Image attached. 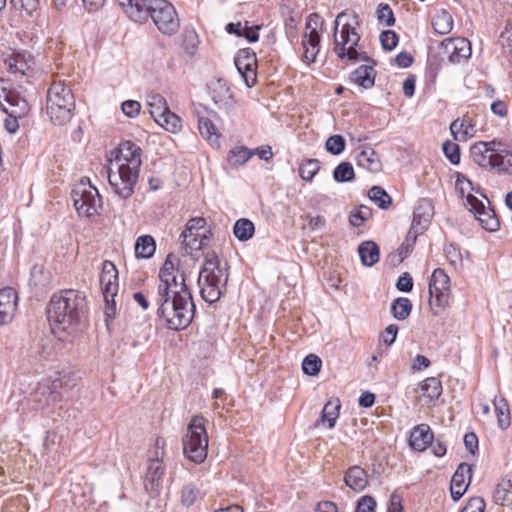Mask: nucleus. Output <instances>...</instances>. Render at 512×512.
<instances>
[{"label":"nucleus","mask_w":512,"mask_h":512,"mask_svg":"<svg viewBox=\"0 0 512 512\" xmlns=\"http://www.w3.org/2000/svg\"><path fill=\"white\" fill-rule=\"evenodd\" d=\"M186 277L180 259L168 254L159 271L153 302L157 316L172 330L185 329L194 317L195 305Z\"/></svg>","instance_id":"obj_1"},{"label":"nucleus","mask_w":512,"mask_h":512,"mask_svg":"<svg viewBox=\"0 0 512 512\" xmlns=\"http://www.w3.org/2000/svg\"><path fill=\"white\" fill-rule=\"evenodd\" d=\"M142 150L131 141L122 142L110 160L109 185L116 195L128 199L134 194L142 164Z\"/></svg>","instance_id":"obj_2"},{"label":"nucleus","mask_w":512,"mask_h":512,"mask_svg":"<svg viewBox=\"0 0 512 512\" xmlns=\"http://www.w3.org/2000/svg\"><path fill=\"white\" fill-rule=\"evenodd\" d=\"M127 16L134 22L152 19L158 30L165 35H174L180 27L174 6L166 0H118Z\"/></svg>","instance_id":"obj_3"},{"label":"nucleus","mask_w":512,"mask_h":512,"mask_svg":"<svg viewBox=\"0 0 512 512\" xmlns=\"http://www.w3.org/2000/svg\"><path fill=\"white\" fill-rule=\"evenodd\" d=\"M85 295L76 290H64L52 296L47 308L53 333L71 332L85 318Z\"/></svg>","instance_id":"obj_4"},{"label":"nucleus","mask_w":512,"mask_h":512,"mask_svg":"<svg viewBox=\"0 0 512 512\" xmlns=\"http://www.w3.org/2000/svg\"><path fill=\"white\" fill-rule=\"evenodd\" d=\"M359 27L360 19L355 12L343 11L336 16L333 27V50L341 60H368L365 53L360 51Z\"/></svg>","instance_id":"obj_5"},{"label":"nucleus","mask_w":512,"mask_h":512,"mask_svg":"<svg viewBox=\"0 0 512 512\" xmlns=\"http://www.w3.org/2000/svg\"><path fill=\"white\" fill-rule=\"evenodd\" d=\"M227 281V264L221 263L214 252L207 253L198 277L203 300L209 304L217 302L225 290Z\"/></svg>","instance_id":"obj_6"},{"label":"nucleus","mask_w":512,"mask_h":512,"mask_svg":"<svg viewBox=\"0 0 512 512\" xmlns=\"http://www.w3.org/2000/svg\"><path fill=\"white\" fill-rule=\"evenodd\" d=\"M75 109L72 91L61 82H54L47 91L46 111L51 121L58 125L67 123Z\"/></svg>","instance_id":"obj_7"},{"label":"nucleus","mask_w":512,"mask_h":512,"mask_svg":"<svg viewBox=\"0 0 512 512\" xmlns=\"http://www.w3.org/2000/svg\"><path fill=\"white\" fill-rule=\"evenodd\" d=\"M206 420L202 416H194L188 424L183 438V452L188 459L202 463L207 457L208 435L205 428Z\"/></svg>","instance_id":"obj_8"},{"label":"nucleus","mask_w":512,"mask_h":512,"mask_svg":"<svg viewBox=\"0 0 512 512\" xmlns=\"http://www.w3.org/2000/svg\"><path fill=\"white\" fill-rule=\"evenodd\" d=\"M73 205L80 216L91 217L102 208L101 196L89 180L81 179L72 189Z\"/></svg>","instance_id":"obj_9"},{"label":"nucleus","mask_w":512,"mask_h":512,"mask_svg":"<svg viewBox=\"0 0 512 512\" xmlns=\"http://www.w3.org/2000/svg\"><path fill=\"white\" fill-rule=\"evenodd\" d=\"M429 305L434 315L441 314L447 307L450 294V279L446 272L437 268L429 282Z\"/></svg>","instance_id":"obj_10"},{"label":"nucleus","mask_w":512,"mask_h":512,"mask_svg":"<svg viewBox=\"0 0 512 512\" xmlns=\"http://www.w3.org/2000/svg\"><path fill=\"white\" fill-rule=\"evenodd\" d=\"M323 23V19L317 14H311L307 19V32L304 34L302 39V46L304 49L303 58L307 63L314 62L319 52L320 35L318 27L322 26Z\"/></svg>","instance_id":"obj_11"},{"label":"nucleus","mask_w":512,"mask_h":512,"mask_svg":"<svg viewBox=\"0 0 512 512\" xmlns=\"http://www.w3.org/2000/svg\"><path fill=\"white\" fill-rule=\"evenodd\" d=\"M206 220L202 217L192 218L186 224L181 237L186 247L191 251L201 250L208 244V231L205 229Z\"/></svg>","instance_id":"obj_12"},{"label":"nucleus","mask_w":512,"mask_h":512,"mask_svg":"<svg viewBox=\"0 0 512 512\" xmlns=\"http://www.w3.org/2000/svg\"><path fill=\"white\" fill-rule=\"evenodd\" d=\"M440 48L451 64L463 63L471 56V44L465 38H447L441 42Z\"/></svg>","instance_id":"obj_13"},{"label":"nucleus","mask_w":512,"mask_h":512,"mask_svg":"<svg viewBox=\"0 0 512 512\" xmlns=\"http://www.w3.org/2000/svg\"><path fill=\"white\" fill-rule=\"evenodd\" d=\"M210 90L215 105L228 116H233L235 114L236 101L227 81L217 79L211 82Z\"/></svg>","instance_id":"obj_14"},{"label":"nucleus","mask_w":512,"mask_h":512,"mask_svg":"<svg viewBox=\"0 0 512 512\" xmlns=\"http://www.w3.org/2000/svg\"><path fill=\"white\" fill-rule=\"evenodd\" d=\"M4 103L0 102V106L5 113H14L18 116H26L30 110V106L25 96L15 88L2 86Z\"/></svg>","instance_id":"obj_15"},{"label":"nucleus","mask_w":512,"mask_h":512,"mask_svg":"<svg viewBox=\"0 0 512 512\" xmlns=\"http://www.w3.org/2000/svg\"><path fill=\"white\" fill-rule=\"evenodd\" d=\"M256 65V56L249 49L238 52L235 58V66L248 87L253 86L256 82Z\"/></svg>","instance_id":"obj_16"},{"label":"nucleus","mask_w":512,"mask_h":512,"mask_svg":"<svg viewBox=\"0 0 512 512\" xmlns=\"http://www.w3.org/2000/svg\"><path fill=\"white\" fill-rule=\"evenodd\" d=\"M7 71L14 75H29L32 71L35 61L32 55L27 51L13 52L4 59Z\"/></svg>","instance_id":"obj_17"},{"label":"nucleus","mask_w":512,"mask_h":512,"mask_svg":"<svg viewBox=\"0 0 512 512\" xmlns=\"http://www.w3.org/2000/svg\"><path fill=\"white\" fill-rule=\"evenodd\" d=\"M497 147H502V145L496 141L477 142L471 147V157L479 166L493 168Z\"/></svg>","instance_id":"obj_18"},{"label":"nucleus","mask_w":512,"mask_h":512,"mask_svg":"<svg viewBox=\"0 0 512 512\" xmlns=\"http://www.w3.org/2000/svg\"><path fill=\"white\" fill-rule=\"evenodd\" d=\"M18 304L15 289L5 287L0 290V326L8 325L14 319Z\"/></svg>","instance_id":"obj_19"},{"label":"nucleus","mask_w":512,"mask_h":512,"mask_svg":"<svg viewBox=\"0 0 512 512\" xmlns=\"http://www.w3.org/2000/svg\"><path fill=\"white\" fill-rule=\"evenodd\" d=\"M480 197L481 199L479 201L467 209L474 215L485 230L495 231L499 226L498 220L493 211L486 206V203H489L487 197L483 194H480Z\"/></svg>","instance_id":"obj_20"},{"label":"nucleus","mask_w":512,"mask_h":512,"mask_svg":"<svg viewBox=\"0 0 512 512\" xmlns=\"http://www.w3.org/2000/svg\"><path fill=\"white\" fill-rule=\"evenodd\" d=\"M100 286L104 298L113 299L118 293V271L111 261L106 260L102 264Z\"/></svg>","instance_id":"obj_21"},{"label":"nucleus","mask_w":512,"mask_h":512,"mask_svg":"<svg viewBox=\"0 0 512 512\" xmlns=\"http://www.w3.org/2000/svg\"><path fill=\"white\" fill-rule=\"evenodd\" d=\"M472 477V467L461 463L451 479L450 492L453 500H459L466 492Z\"/></svg>","instance_id":"obj_22"},{"label":"nucleus","mask_w":512,"mask_h":512,"mask_svg":"<svg viewBox=\"0 0 512 512\" xmlns=\"http://www.w3.org/2000/svg\"><path fill=\"white\" fill-rule=\"evenodd\" d=\"M417 392L420 393L419 400L430 405L442 394L441 382L436 377H429L419 384Z\"/></svg>","instance_id":"obj_23"},{"label":"nucleus","mask_w":512,"mask_h":512,"mask_svg":"<svg viewBox=\"0 0 512 512\" xmlns=\"http://www.w3.org/2000/svg\"><path fill=\"white\" fill-rule=\"evenodd\" d=\"M433 433L426 424H420L415 426L410 434L409 444L412 449L416 451H424L432 444Z\"/></svg>","instance_id":"obj_24"},{"label":"nucleus","mask_w":512,"mask_h":512,"mask_svg":"<svg viewBox=\"0 0 512 512\" xmlns=\"http://www.w3.org/2000/svg\"><path fill=\"white\" fill-rule=\"evenodd\" d=\"M456 190L460 193L461 197L465 199V207L468 208L471 205L475 204L477 201L481 199L474 194H481L478 189H475L473 183L463 174L458 173L456 184Z\"/></svg>","instance_id":"obj_25"},{"label":"nucleus","mask_w":512,"mask_h":512,"mask_svg":"<svg viewBox=\"0 0 512 512\" xmlns=\"http://www.w3.org/2000/svg\"><path fill=\"white\" fill-rule=\"evenodd\" d=\"M450 131L457 141H466L476 135V127L467 117L457 118L450 125Z\"/></svg>","instance_id":"obj_26"},{"label":"nucleus","mask_w":512,"mask_h":512,"mask_svg":"<svg viewBox=\"0 0 512 512\" xmlns=\"http://www.w3.org/2000/svg\"><path fill=\"white\" fill-rule=\"evenodd\" d=\"M355 159L357 165L367 171L377 173L381 169L380 159L371 147H365L357 152Z\"/></svg>","instance_id":"obj_27"},{"label":"nucleus","mask_w":512,"mask_h":512,"mask_svg":"<svg viewBox=\"0 0 512 512\" xmlns=\"http://www.w3.org/2000/svg\"><path fill=\"white\" fill-rule=\"evenodd\" d=\"M344 481L352 490L356 492L363 491L368 484L367 473L360 466H352L345 473Z\"/></svg>","instance_id":"obj_28"},{"label":"nucleus","mask_w":512,"mask_h":512,"mask_svg":"<svg viewBox=\"0 0 512 512\" xmlns=\"http://www.w3.org/2000/svg\"><path fill=\"white\" fill-rule=\"evenodd\" d=\"M350 80L362 88H371L375 81V70L372 65H361L351 73Z\"/></svg>","instance_id":"obj_29"},{"label":"nucleus","mask_w":512,"mask_h":512,"mask_svg":"<svg viewBox=\"0 0 512 512\" xmlns=\"http://www.w3.org/2000/svg\"><path fill=\"white\" fill-rule=\"evenodd\" d=\"M164 475V467L160 461H149L145 476V487L150 490H157Z\"/></svg>","instance_id":"obj_30"},{"label":"nucleus","mask_w":512,"mask_h":512,"mask_svg":"<svg viewBox=\"0 0 512 512\" xmlns=\"http://www.w3.org/2000/svg\"><path fill=\"white\" fill-rule=\"evenodd\" d=\"M358 253L364 266H373L379 260V247L373 241H364L358 247Z\"/></svg>","instance_id":"obj_31"},{"label":"nucleus","mask_w":512,"mask_h":512,"mask_svg":"<svg viewBox=\"0 0 512 512\" xmlns=\"http://www.w3.org/2000/svg\"><path fill=\"white\" fill-rule=\"evenodd\" d=\"M198 129L201 136L206 139L211 145L218 146L220 134L211 119L205 116L198 118Z\"/></svg>","instance_id":"obj_32"},{"label":"nucleus","mask_w":512,"mask_h":512,"mask_svg":"<svg viewBox=\"0 0 512 512\" xmlns=\"http://www.w3.org/2000/svg\"><path fill=\"white\" fill-rule=\"evenodd\" d=\"M339 409V400L328 401L323 407L321 417L317 422V425L321 423L326 425L327 428L332 429L336 424L337 418L339 417Z\"/></svg>","instance_id":"obj_33"},{"label":"nucleus","mask_w":512,"mask_h":512,"mask_svg":"<svg viewBox=\"0 0 512 512\" xmlns=\"http://www.w3.org/2000/svg\"><path fill=\"white\" fill-rule=\"evenodd\" d=\"M156 250V243L152 236H139L135 243V254L138 258L148 259L152 257Z\"/></svg>","instance_id":"obj_34"},{"label":"nucleus","mask_w":512,"mask_h":512,"mask_svg":"<svg viewBox=\"0 0 512 512\" xmlns=\"http://www.w3.org/2000/svg\"><path fill=\"white\" fill-rule=\"evenodd\" d=\"M432 27L440 35L448 34L453 28V18L447 11L440 10L432 18Z\"/></svg>","instance_id":"obj_35"},{"label":"nucleus","mask_w":512,"mask_h":512,"mask_svg":"<svg viewBox=\"0 0 512 512\" xmlns=\"http://www.w3.org/2000/svg\"><path fill=\"white\" fill-rule=\"evenodd\" d=\"M147 105L149 107V112L153 117L154 121L161 118L164 115V113L170 110L167 105L166 99L160 94H149L147 96Z\"/></svg>","instance_id":"obj_36"},{"label":"nucleus","mask_w":512,"mask_h":512,"mask_svg":"<svg viewBox=\"0 0 512 512\" xmlns=\"http://www.w3.org/2000/svg\"><path fill=\"white\" fill-rule=\"evenodd\" d=\"M253 156L254 151L252 149L245 146H237L229 151L227 160L230 165L237 167L245 164Z\"/></svg>","instance_id":"obj_37"},{"label":"nucleus","mask_w":512,"mask_h":512,"mask_svg":"<svg viewBox=\"0 0 512 512\" xmlns=\"http://www.w3.org/2000/svg\"><path fill=\"white\" fill-rule=\"evenodd\" d=\"M493 168L512 174V152L502 149L501 147H497Z\"/></svg>","instance_id":"obj_38"},{"label":"nucleus","mask_w":512,"mask_h":512,"mask_svg":"<svg viewBox=\"0 0 512 512\" xmlns=\"http://www.w3.org/2000/svg\"><path fill=\"white\" fill-rule=\"evenodd\" d=\"M254 230L253 222L246 218L237 220L233 227V233L240 241L249 240L253 236Z\"/></svg>","instance_id":"obj_39"},{"label":"nucleus","mask_w":512,"mask_h":512,"mask_svg":"<svg viewBox=\"0 0 512 512\" xmlns=\"http://www.w3.org/2000/svg\"><path fill=\"white\" fill-rule=\"evenodd\" d=\"M446 259L451 267L460 270L463 267V255L461 249L454 243L446 244L444 247Z\"/></svg>","instance_id":"obj_40"},{"label":"nucleus","mask_w":512,"mask_h":512,"mask_svg":"<svg viewBox=\"0 0 512 512\" xmlns=\"http://www.w3.org/2000/svg\"><path fill=\"white\" fill-rule=\"evenodd\" d=\"M495 413L498 420V426L501 429H506L510 425V413L508 404L505 399L494 400Z\"/></svg>","instance_id":"obj_41"},{"label":"nucleus","mask_w":512,"mask_h":512,"mask_svg":"<svg viewBox=\"0 0 512 512\" xmlns=\"http://www.w3.org/2000/svg\"><path fill=\"white\" fill-rule=\"evenodd\" d=\"M412 309V304L408 298L400 297L396 299L391 305V312L398 320L406 319Z\"/></svg>","instance_id":"obj_42"},{"label":"nucleus","mask_w":512,"mask_h":512,"mask_svg":"<svg viewBox=\"0 0 512 512\" xmlns=\"http://www.w3.org/2000/svg\"><path fill=\"white\" fill-rule=\"evenodd\" d=\"M320 169L317 159H306L299 166V175L304 181H312Z\"/></svg>","instance_id":"obj_43"},{"label":"nucleus","mask_w":512,"mask_h":512,"mask_svg":"<svg viewBox=\"0 0 512 512\" xmlns=\"http://www.w3.org/2000/svg\"><path fill=\"white\" fill-rule=\"evenodd\" d=\"M10 6L22 16H32L39 7V0H10Z\"/></svg>","instance_id":"obj_44"},{"label":"nucleus","mask_w":512,"mask_h":512,"mask_svg":"<svg viewBox=\"0 0 512 512\" xmlns=\"http://www.w3.org/2000/svg\"><path fill=\"white\" fill-rule=\"evenodd\" d=\"M50 273L43 265L35 264L31 269L30 283L36 287H45L49 284Z\"/></svg>","instance_id":"obj_45"},{"label":"nucleus","mask_w":512,"mask_h":512,"mask_svg":"<svg viewBox=\"0 0 512 512\" xmlns=\"http://www.w3.org/2000/svg\"><path fill=\"white\" fill-rule=\"evenodd\" d=\"M159 126L163 127L165 130L176 133L181 128V120L180 118L170 110L164 115L155 121Z\"/></svg>","instance_id":"obj_46"},{"label":"nucleus","mask_w":512,"mask_h":512,"mask_svg":"<svg viewBox=\"0 0 512 512\" xmlns=\"http://www.w3.org/2000/svg\"><path fill=\"white\" fill-rule=\"evenodd\" d=\"M354 177V168L349 162H341L333 171V178L336 182H349Z\"/></svg>","instance_id":"obj_47"},{"label":"nucleus","mask_w":512,"mask_h":512,"mask_svg":"<svg viewBox=\"0 0 512 512\" xmlns=\"http://www.w3.org/2000/svg\"><path fill=\"white\" fill-rule=\"evenodd\" d=\"M421 216L424 217L425 222H427L429 218L432 216V209L429 205H427V207H423L422 205L417 207L416 211L414 212L412 227L407 235L408 239L411 238L413 241H415L417 236V232L414 231L415 225L421 223Z\"/></svg>","instance_id":"obj_48"},{"label":"nucleus","mask_w":512,"mask_h":512,"mask_svg":"<svg viewBox=\"0 0 512 512\" xmlns=\"http://www.w3.org/2000/svg\"><path fill=\"white\" fill-rule=\"evenodd\" d=\"M368 196L370 200L376 203L381 209H386L388 205L391 203V197L380 186H373L369 190Z\"/></svg>","instance_id":"obj_49"},{"label":"nucleus","mask_w":512,"mask_h":512,"mask_svg":"<svg viewBox=\"0 0 512 512\" xmlns=\"http://www.w3.org/2000/svg\"><path fill=\"white\" fill-rule=\"evenodd\" d=\"M321 365V359L315 354H310L304 358L302 369L305 374L315 376L320 372Z\"/></svg>","instance_id":"obj_50"},{"label":"nucleus","mask_w":512,"mask_h":512,"mask_svg":"<svg viewBox=\"0 0 512 512\" xmlns=\"http://www.w3.org/2000/svg\"><path fill=\"white\" fill-rule=\"evenodd\" d=\"M345 139L341 135H332L325 142L326 150L332 155H339L345 149Z\"/></svg>","instance_id":"obj_51"},{"label":"nucleus","mask_w":512,"mask_h":512,"mask_svg":"<svg viewBox=\"0 0 512 512\" xmlns=\"http://www.w3.org/2000/svg\"><path fill=\"white\" fill-rule=\"evenodd\" d=\"M494 499L501 505L512 500V484L510 482L499 484L495 490Z\"/></svg>","instance_id":"obj_52"},{"label":"nucleus","mask_w":512,"mask_h":512,"mask_svg":"<svg viewBox=\"0 0 512 512\" xmlns=\"http://www.w3.org/2000/svg\"><path fill=\"white\" fill-rule=\"evenodd\" d=\"M377 18L381 24H385L386 26H392L395 23L393 11L388 4H379Z\"/></svg>","instance_id":"obj_53"},{"label":"nucleus","mask_w":512,"mask_h":512,"mask_svg":"<svg viewBox=\"0 0 512 512\" xmlns=\"http://www.w3.org/2000/svg\"><path fill=\"white\" fill-rule=\"evenodd\" d=\"M380 42H381L383 49L391 51L398 44V36L392 30L383 31L380 34Z\"/></svg>","instance_id":"obj_54"},{"label":"nucleus","mask_w":512,"mask_h":512,"mask_svg":"<svg viewBox=\"0 0 512 512\" xmlns=\"http://www.w3.org/2000/svg\"><path fill=\"white\" fill-rule=\"evenodd\" d=\"M443 152L452 164H458L460 161L459 146L456 143L445 142Z\"/></svg>","instance_id":"obj_55"},{"label":"nucleus","mask_w":512,"mask_h":512,"mask_svg":"<svg viewBox=\"0 0 512 512\" xmlns=\"http://www.w3.org/2000/svg\"><path fill=\"white\" fill-rule=\"evenodd\" d=\"M370 215V211L366 206H361L358 210L351 213L349 217L350 224L354 227H359L362 225L364 220H366Z\"/></svg>","instance_id":"obj_56"},{"label":"nucleus","mask_w":512,"mask_h":512,"mask_svg":"<svg viewBox=\"0 0 512 512\" xmlns=\"http://www.w3.org/2000/svg\"><path fill=\"white\" fill-rule=\"evenodd\" d=\"M500 44L504 52L512 56V24L505 27L500 35Z\"/></svg>","instance_id":"obj_57"},{"label":"nucleus","mask_w":512,"mask_h":512,"mask_svg":"<svg viewBox=\"0 0 512 512\" xmlns=\"http://www.w3.org/2000/svg\"><path fill=\"white\" fill-rule=\"evenodd\" d=\"M198 496V490L192 485H187L183 488L181 493L182 503L189 507L194 504Z\"/></svg>","instance_id":"obj_58"},{"label":"nucleus","mask_w":512,"mask_h":512,"mask_svg":"<svg viewBox=\"0 0 512 512\" xmlns=\"http://www.w3.org/2000/svg\"><path fill=\"white\" fill-rule=\"evenodd\" d=\"M24 117L25 116H18L14 113H6V118L4 119L6 131L10 134H15L19 129V120Z\"/></svg>","instance_id":"obj_59"},{"label":"nucleus","mask_w":512,"mask_h":512,"mask_svg":"<svg viewBox=\"0 0 512 512\" xmlns=\"http://www.w3.org/2000/svg\"><path fill=\"white\" fill-rule=\"evenodd\" d=\"M375 508L376 501L374 500V498L365 495L358 500L356 512H375Z\"/></svg>","instance_id":"obj_60"},{"label":"nucleus","mask_w":512,"mask_h":512,"mask_svg":"<svg viewBox=\"0 0 512 512\" xmlns=\"http://www.w3.org/2000/svg\"><path fill=\"white\" fill-rule=\"evenodd\" d=\"M164 447L165 440L162 438H157L155 441L154 449L149 452L148 462L154 460L162 462L163 456L165 454Z\"/></svg>","instance_id":"obj_61"},{"label":"nucleus","mask_w":512,"mask_h":512,"mask_svg":"<svg viewBox=\"0 0 512 512\" xmlns=\"http://www.w3.org/2000/svg\"><path fill=\"white\" fill-rule=\"evenodd\" d=\"M198 45L197 35L194 31H186L184 37V48L187 53L193 55Z\"/></svg>","instance_id":"obj_62"},{"label":"nucleus","mask_w":512,"mask_h":512,"mask_svg":"<svg viewBox=\"0 0 512 512\" xmlns=\"http://www.w3.org/2000/svg\"><path fill=\"white\" fill-rule=\"evenodd\" d=\"M485 502L480 497L471 498L461 512H484Z\"/></svg>","instance_id":"obj_63"},{"label":"nucleus","mask_w":512,"mask_h":512,"mask_svg":"<svg viewBox=\"0 0 512 512\" xmlns=\"http://www.w3.org/2000/svg\"><path fill=\"white\" fill-rule=\"evenodd\" d=\"M122 111L130 118L137 116L140 112V103L135 100H127L122 103Z\"/></svg>","instance_id":"obj_64"}]
</instances>
